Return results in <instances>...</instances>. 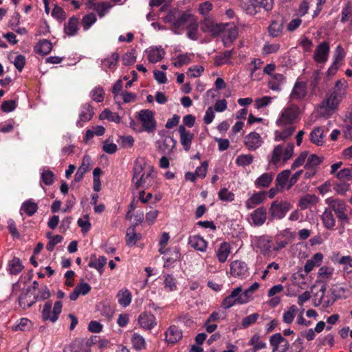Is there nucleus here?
<instances>
[{"label": "nucleus", "mask_w": 352, "mask_h": 352, "mask_svg": "<svg viewBox=\"0 0 352 352\" xmlns=\"http://www.w3.org/2000/svg\"><path fill=\"white\" fill-rule=\"evenodd\" d=\"M133 173L132 181L136 189L140 188L148 189L154 184L156 173L153 166L146 167V163L143 159H137L135 161Z\"/></svg>", "instance_id": "obj_1"}, {"label": "nucleus", "mask_w": 352, "mask_h": 352, "mask_svg": "<svg viewBox=\"0 0 352 352\" xmlns=\"http://www.w3.org/2000/svg\"><path fill=\"white\" fill-rule=\"evenodd\" d=\"M344 96L342 91L339 90L338 92L333 91L331 95L319 105L318 112L320 115L323 117H328L331 115L338 107Z\"/></svg>", "instance_id": "obj_2"}, {"label": "nucleus", "mask_w": 352, "mask_h": 352, "mask_svg": "<svg viewBox=\"0 0 352 352\" xmlns=\"http://www.w3.org/2000/svg\"><path fill=\"white\" fill-rule=\"evenodd\" d=\"M325 201L329 206V209L335 212L342 228L349 223V218L346 214L347 205L344 201L330 197L327 199Z\"/></svg>", "instance_id": "obj_3"}, {"label": "nucleus", "mask_w": 352, "mask_h": 352, "mask_svg": "<svg viewBox=\"0 0 352 352\" xmlns=\"http://www.w3.org/2000/svg\"><path fill=\"white\" fill-rule=\"evenodd\" d=\"M294 146L293 144H288L285 148L282 144L276 146L269 160V164L278 166L281 162L285 164L291 159L294 155Z\"/></svg>", "instance_id": "obj_4"}, {"label": "nucleus", "mask_w": 352, "mask_h": 352, "mask_svg": "<svg viewBox=\"0 0 352 352\" xmlns=\"http://www.w3.org/2000/svg\"><path fill=\"white\" fill-rule=\"evenodd\" d=\"M272 0H243L242 8L250 15H255L262 9L269 11L272 9Z\"/></svg>", "instance_id": "obj_5"}, {"label": "nucleus", "mask_w": 352, "mask_h": 352, "mask_svg": "<svg viewBox=\"0 0 352 352\" xmlns=\"http://www.w3.org/2000/svg\"><path fill=\"white\" fill-rule=\"evenodd\" d=\"M62 307L63 305L61 301H56L54 305L53 311L52 312V302H46L43 306V309L41 312L42 319L44 321L50 320L52 322H55L58 320V316L62 311Z\"/></svg>", "instance_id": "obj_6"}, {"label": "nucleus", "mask_w": 352, "mask_h": 352, "mask_svg": "<svg viewBox=\"0 0 352 352\" xmlns=\"http://www.w3.org/2000/svg\"><path fill=\"white\" fill-rule=\"evenodd\" d=\"M292 208V204L288 201L276 200L271 204L269 212L272 219H281Z\"/></svg>", "instance_id": "obj_7"}, {"label": "nucleus", "mask_w": 352, "mask_h": 352, "mask_svg": "<svg viewBox=\"0 0 352 352\" xmlns=\"http://www.w3.org/2000/svg\"><path fill=\"white\" fill-rule=\"evenodd\" d=\"M138 119L145 131L153 133L156 129V121L154 118V113L151 110H141L138 113Z\"/></svg>", "instance_id": "obj_8"}, {"label": "nucleus", "mask_w": 352, "mask_h": 352, "mask_svg": "<svg viewBox=\"0 0 352 352\" xmlns=\"http://www.w3.org/2000/svg\"><path fill=\"white\" fill-rule=\"evenodd\" d=\"M299 108L296 104H292L285 109L278 119L276 123L278 126H284L292 125L298 115Z\"/></svg>", "instance_id": "obj_9"}, {"label": "nucleus", "mask_w": 352, "mask_h": 352, "mask_svg": "<svg viewBox=\"0 0 352 352\" xmlns=\"http://www.w3.org/2000/svg\"><path fill=\"white\" fill-rule=\"evenodd\" d=\"M223 24L217 23L212 18L205 17L200 24L201 30L210 34L212 36H217L223 30Z\"/></svg>", "instance_id": "obj_10"}, {"label": "nucleus", "mask_w": 352, "mask_h": 352, "mask_svg": "<svg viewBox=\"0 0 352 352\" xmlns=\"http://www.w3.org/2000/svg\"><path fill=\"white\" fill-rule=\"evenodd\" d=\"M242 287H237L234 288L231 294L225 298L222 301L221 306L223 309H227L230 307H232L233 305L236 304L243 305L245 304V302H241V300L240 298H242V300H244V298H243V292H242Z\"/></svg>", "instance_id": "obj_11"}, {"label": "nucleus", "mask_w": 352, "mask_h": 352, "mask_svg": "<svg viewBox=\"0 0 352 352\" xmlns=\"http://www.w3.org/2000/svg\"><path fill=\"white\" fill-rule=\"evenodd\" d=\"M223 30L221 32L223 34L222 41L223 45L228 47L236 38L238 30L235 25L228 23L223 24Z\"/></svg>", "instance_id": "obj_12"}, {"label": "nucleus", "mask_w": 352, "mask_h": 352, "mask_svg": "<svg viewBox=\"0 0 352 352\" xmlns=\"http://www.w3.org/2000/svg\"><path fill=\"white\" fill-rule=\"evenodd\" d=\"M307 94V83L297 80L289 96L291 100L302 101Z\"/></svg>", "instance_id": "obj_13"}, {"label": "nucleus", "mask_w": 352, "mask_h": 352, "mask_svg": "<svg viewBox=\"0 0 352 352\" xmlns=\"http://www.w3.org/2000/svg\"><path fill=\"white\" fill-rule=\"evenodd\" d=\"M284 25V17L281 15L276 16L267 28L269 35L274 38L280 36L283 33Z\"/></svg>", "instance_id": "obj_14"}, {"label": "nucleus", "mask_w": 352, "mask_h": 352, "mask_svg": "<svg viewBox=\"0 0 352 352\" xmlns=\"http://www.w3.org/2000/svg\"><path fill=\"white\" fill-rule=\"evenodd\" d=\"M138 320L140 327L145 330L151 331L157 324L155 316L153 314L147 311L140 314Z\"/></svg>", "instance_id": "obj_15"}, {"label": "nucleus", "mask_w": 352, "mask_h": 352, "mask_svg": "<svg viewBox=\"0 0 352 352\" xmlns=\"http://www.w3.org/2000/svg\"><path fill=\"white\" fill-rule=\"evenodd\" d=\"M329 54V45L327 42L320 43L316 48L314 54V59L318 63H325Z\"/></svg>", "instance_id": "obj_16"}, {"label": "nucleus", "mask_w": 352, "mask_h": 352, "mask_svg": "<svg viewBox=\"0 0 352 352\" xmlns=\"http://www.w3.org/2000/svg\"><path fill=\"white\" fill-rule=\"evenodd\" d=\"M38 299V295L31 293V288L27 289L26 292H23L19 297V303L20 307L26 309L32 306Z\"/></svg>", "instance_id": "obj_17"}, {"label": "nucleus", "mask_w": 352, "mask_h": 352, "mask_svg": "<svg viewBox=\"0 0 352 352\" xmlns=\"http://www.w3.org/2000/svg\"><path fill=\"white\" fill-rule=\"evenodd\" d=\"M263 144L261 135L256 132H251L245 137V145L249 150L255 151Z\"/></svg>", "instance_id": "obj_18"}, {"label": "nucleus", "mask_w": 352, "mask_h": 352, "mask_svg": "<svg viewBox=\"0 0 352 352\" xmlns=\"http://www.w3.org/2000/svg\"><path fill=\"white\" fill-rule=\"evenodd\" d=\"M254 241L262 254H267L270 252L272 245L270 236L267 235L255 236Z\"/></svg>", "instance_id": "obj_19"}, {"label": "nucleus", "mask_w": 352, "mask_h": 352, "mask_svg": "<svg viewBox=\"0 0 352 352\" xmlns=\"http://www.w3.org/2000/svg\"><path fill=\"white\" fill-rule=\"evenodd\" d=\"M180 135V142L185 151L190 150L192 141L194 138V134L187 131L184 126L180 125L178 129Z\"/></svg>", "instance_id": "obj_20"}, {"label": "nucleus", "mask_w": 352, "mask_h": 352, "mask_svg": "<svg viewBox=\"0 0 352 352\" xmlns=\"http://www.w3.org/2000/svg\"><path fill=\"white\" fill-rule=\"evenodd\" d=\"M230 274L234 277L243 276L247 271L248 267L245 262L241 261H234L230 265Z\"/></svg>", "instance_id": "obj_21"}, {"label": "nucleus", "mask_w": 352, "mask_h": 352, "mask_svg": "<svg viewBox=\"0 0 352 352\" xmlns=\"http://www.w3.org/2000/svg\"><path fill=\"white\" fill-rule=\"evenodd\" d=\"M188 244L195 250L204 252L208 246L207 241L199 235L190 236L188 239Z\"/></svg>", "instance_id": "obj_22"}, {"label": "nucleus", "mask_w": 352, "mask_h": 352, "mask_svg": "<svg viewBox=\"0 0 352 352\" xmlns=\"http://www.w3.org/2000/svg\"><path fill=\"white\" fill-rule=\"evenodd\" d=\"M165 340L170 344H175L182 338V333L175 325L170 326L165 333Z\"/></svg>", "instance_id": "obj_23"}, {"label": "nucleus", "mask_w": 352, "mask_h": 352, "mask_svg": "<svg viewBox=\"0 0 352 352\" xmlns=\"http://www.w3.org/2000/svg\"><path fill=\"white\" fill-rule=\"evenodd\" d=\"M252 222L254 226H262L267 219V211L263 207H260L252 212L251 214Z\"/></svg>", "instance_id": "obj_24"}, {"label": "nucleus", "mask_w": 352, "mask_h": 352, "mask_svg": "<svg viewBox=\"0 0 352 352\" xmlns=\"http://www.w3.org/2000/svg\"><path fill=\"white\" fill-rule=\"evenodd\" d=\"M318 201V197L314 194H307L300 198L298 201V207L301 210H306L315 206Z\"/></svg>", "instance_id": "obj_25"}, {"label": "nucleus", "mask_w": 352, "mask_h": 352, "mask_svg": "<svg viewBox=\"0 0 352 352\" xmlns=\"http://www.w3.org/2000/svg\"><path fill=\"white\" fill-rule=\"evenodd\" d=\"M176 141L170 136H166L164 140L159 142L158 149L162 153L170 154L175 148Z\"/></svg>", "instance_id": "obj_26"}, {"label": "nucleus", "mask_w": 352, "mask_h": 352, "mask_svg": "<svg viewBox=\"0 0 352 352\" xmlns=\"http://www.w3.org/2000/svg\"><path fill=\"white\" fill-rule=\"evenodd\" d=\"M266 192L261 191L253 194L246 201L245 206L250 210L261 204L265 199Z\"/></svg>", "instance_id": "obj_27"}, {"label": "nucleus", "mask_w": 352, "mask_h": 352, "mask_svg": "<svg viewBox=\"0 0 352 352\" xmlns=\"http://www.w3.org/2000/svg\"><path fill=\"white\" fill-rule=\"evenodd\" d=\"M94 112L90 104H86L82 107L81 112L79 115V120L77 122L78 126H82L81 122H85L90 120L93 116Z\"/></svg>", "instance_id": "obj_28"}, {"label": "nucleus", "mask_w": 352, "mask_h": 352, "mask_svg": "<svg viewBox=\"0 0 352 352\" xmlns=\"http://www.w3.org/2000/svg\"><path fill=\"white\" fill-rule=\"evenodd\" d=\"M274 179L272 173H265L258 177L254 182L257 188H268Z\"/></svg>", "instance_id": "obj_29"}, {"label": "nucleus", "mask_w": 352, "mask_h": 352, "mask_svg": "<svg viewBox=\"0 0 352 352\" xmlns=\"http://www.w3.org/2000/svg\"><path fill=\"white\" fill-rule=\"evenodd\" d=\"M78 19L76 16L71 17L68 22L65 24L64 32L69 36H74L78 30Z\"/></svg>", "instance_id": "obj_30"}, {"label": "nucleus", "mask_w": 352, "mask_h": 352, "mask_svg": "<svg viewBox=\"0 0 352 352\" xmlns=\"http://www.w3.org/2000/svg\"><path fill=\"white\" fill-rule=\"evenodd\" d=\"M321 217L323 225L327 229L331 230L334 228L336 226V219L331 209L326 208Z\"/></svg>", "instance_id": "obj_31"}, {"label": "nucleus", "mask_w": 352, "mask_h": 352, "mask_svg": "<svg viewBox=\"0 0 352 352\" xmlns=\"http://www.w3.org/2000/svg\"><path fill=\"white\" fill-rule=\"evenodd\" d=\"M106 263L107 258L105 256H100L97 258L96 254H91L88 265L90 267L95 268L99 272H101Z\"/></svg>", "instance_id": "obj_32"}, {"label": "nucleus", "mask_w": 352, "mask_h": 352, "mask_svg": "<svg viewBox=\"0 0 352 352\" xmlns=\"http://www.w3.org/2000/svg\"><path fill=\"white\" fill-rule=\"evenodd\" d=\"M339 253L337 254V256L334 260L335 262H337L340 265H344V272L348 274H352V257L350 256H343L340 258H338Z\"/></svg>", "instance_id": "obj_33"}, {"label": "nucleus", "mask_w": 352, "mask_h": 352, "mask_svg": "<svg viewBox=\"0 0 352 352\" xmlns=\"http://www.w3.org/2000/svg\"><path fill=\"white\" fill-rule=\"evenodd\" d=\"M310 141L318 146L324 143V135L322 128L318 126L314 129L309 135Z\"/></svg>", "instance_id": "obj_34"}, {"label": "nucleus", "mask_w": 352, "mask_h": 352, "mask_svg": "<svg viewBox=\"0 0 352 352\" xmlns=\"http://www.w3.org/2000/svg\"><path fill=\"white\" fill-rule=\"evenodd\" d=\"M230 253V245L227 242H223L217 250V256L220 263L226 261L228 255Z\"/></svg>", "instance_id": "obj_35"}, {"label": "nucleus", "mask_w": 352, "mask_h": 352, "mask_svg": "<svg viewBox=\"0 0 352 352\" xmlns=\"http://www.w3.org/2000/svg\"><path fill=\"white\" fill-rule=\"evenodd\" d=\"M52 49V43L46 39L40 41L34 47L35 52L41 55H46L49 54Z\"/></svg>", "instance_id": "obj_36"}, {"label": "nucleus", "mask_w": 352, "mask_h": 352, "mask_svg": "<svg viewBox=\"0 0 352 352\" xmlns=\"http://www.w3.org/2000/svg\"><path fill=\"white\" fill-rule=\"evenodd\" d=\"M323 258V254L320 252L315 254L311 258L307 261L305 265V272H310L316 265H319Z\"/></svg>", "instance_id": "obj_37"}, {"label": "nucleus", "mask_w": 352, "mask_h": 352, "mask_svg": "<svg viewBox=\"0 0 352 352\" xmlns=\"http://www.w3.org/2000/svg\"><path fill=\"white\" fill-rule=\"evenodd\" d=\"M118 301L123 307H127L131 302V294L126 289H122L117 294Z\"/></svg>", "instance_id": "obj_38"}, {"label": "nucleus", "mask_w": 352, "mask_h": 352, "mask_svg": "<svg viewBox=\"0 0 352 352\" xmlns=\"http://www.w3.org/2000/svg\"><path fill=\"white\" fill-rule=\"evenodd\" d=\"M296 127L293 125H289L283 131H275L274 140L278 142L280 140H285L289 138L294 132Z\"/></svg>", "instance_id": "obj_39"}, {"label": "nucleus", "mask_w": 352, "mask_h": 352, "mask_svg": "<svg viewBox=\"0 0 352 352\" xmlns=\"http://www.w3.org/2000/svg\"><path fill=\"white\" fill-rule=\"evenodd\" d=\"M180 253L178 249L166 250V254L163 256V259L166 264H170L179 258Z\"/></svg>", "instance_id": "obj_40"}, {"label": "nucleus", "mask_w": 352, "mask_h": 352, "mask_svg": "<svg viewBox=\"0 0 352 352\" xmlns=\"http://www.w3.org/2000/svg\"><path fill=\"white\" fill-rule=\"evenodd\" d=\"M195 20L191 14L188 13H183L177 19L174 21L173 25L176 28H179L186 25H188L191 22H193Z\"/></svg>", "instance_id": "obj_41"}, {"label": "nucleus", "mask_w": 352, "mask_h": 352, "mask_svg": "<svg viewBox=\"0 0 352 352\" xmlns=\"http://www.w3.org/2000/svg\"><path fill=\"white\" fill-rule=\"evenodd\" d=\"M23 265L19 258L14 257L8 263V271L10 274H17L22 271Z\"/></svg>", "instance_id": "obj_42"}, {"label": "nucleus", "mask_w": 352, "mask_h": 352, "mask_svg": "<svg viewBox=\"0 0 352 352\" xmlns=\"http://www.w3.org/2000/svg\"><path fill=\"white\" fill-rule=\"evenodd\" d=\"M165 54V52L162 48H155L151 49L148 55V60L151 63H157L158 61H160Z\"/></svg>", "instance_id": "obj_43"}, {"label": "nucleus", "mask_w": 352, "mask_h": 352, "mask_svg": "<svg viewBox=\"0 0 352 352\" xmlns=\"http://www.w3.org/2000/svg\"><path fill=\"white\" fill-rule=\"evenodd\" d=\"M233 53V50H226L222 53H219L218 55L214 57V65L217 66H220L223 64L228 63L229 62L230 58H231Z\"/></svg>", "instance_id": "obj_44"}, {"label": "nucleus", "mask_w": 352, "mask_h": 352, "mask_svg": "<svg viewBox=\"0 0 352 352\" xmlns=\"http://www.w3.org/2000/svg\"><path fill=\"white\" fill-rule=\"evenodd\" d=\"M320 79L321 77L320 72L318 70L314 71L309 81L311 94L315 95L318 91V84Z\"/></svg>", "instance_id": "obj_45"}, {"label": "nucleus", "mask_w": 352, "mask_h": 352, "mask_svg": "<svg viewBox=\"0 0 352 352\" xmlns=\"http://www.w3.org/2000/svg\"><path fill=\"white\" fill-rule=\"evenodd\" d=\"M259 286L260 285L258 283H254L251 286H250L243 292V298H244V300L240 298L241 300L240 302L248 303L249 301L252 300V294L258 289Z\"/></svg>", "instance_id": "obj_46"}, {"label": "nucleus", "mask_w": 352, "mask_h": 352, "mask_svg": "<svg viewBox=\"0 0 352 352\" xmlns=\"http://www.w3.org/2000/svg\"><path fill=\"white\" fill-rule=\"evenodd\" d=\"M324 160L322 156H318L316 154H311L308 157L305 168H314L319 166Z\"/></svg>", "instance_id": "obj_47"}, {"label": "nucleus", "mask_w": 352, "mask_h": 352, "mask_svg": "<svg viewBox=\"0 0 352 352\" xmlns=\"http://www.w3.org/2000/svg\"><path fill=\"white\" fill-rule=\"evenodd\" d=\"M290 174L289 170H285L280 172L276 178L275 184L283 189L289 178Z\"/></svg>", "instance_id": "obj_48"}, {"label": "nucleus", "mask_w": 352, "mask_h": 352, "mask_svg": "<svg viewBox=\"0 0 352 352\" xmlns=\"http://www.w3.org/2000/svg\"><path fill=\"white\" fill-rule=\"evenodd\" d=\"M285 342L286 345L288 344V342L284 338L280 333L272 335L270 338V343L273 347V352L278 350L280 344Z\"/></svg>", "instance_id": "obj_49"}, {"label": "nucleus", "mask_w": 352, "mask_h": 352, "mask_svg": "<svg viewBox=\"0 0 352 352\" xmlns=\"http://www.w3.org/2000/svg\"><path fill=\"white\" fill-rule=\"evenodd\" d=\"M139 239V234L135 231V226H131L127 229L126 242L128 245H135Z\"/></svg>", "instance_id": "obj_50"}, {"label": "nucleus", "mask_w": 352, "mask_h": 352, "mask_svg": "<svg viewBox=\"0 0 352 352\" xmlns=\"http://www.w3.org/2000/svg\"><path fill=\"white\" fill-rule=\"evenodd\" d=\"M111 6H112L109 2L104 1L97 3V5H94L92 10L97 12L100 17H103Z\"/></svg>", "instance_id": "obj_51"}, {"label": "nucleus", "mask_w": 352, "mask_h": 352, "mask_svg": "<svg viewBox=\"0 0 352 352\" xmlns=\"http://www.w3.org/2000/svg\"><path fill=\"white\" fill-rule=\"evenodd\" d=\"M97 21L96 16L94 13L91 12L85 15L82 19V25L84 30H87Z\"/></svg>", "instance_id": "obj_52"}, {"label": "nucleus", "mask_w": 352, "mask_h": 352, "mask_svg": "<svg viewBox=\"0 0 352 352\" xmlns=\"http://www.w3.org/2000/svg\"><path fill=\"white\" fill-rule=\"evenodd\" d=\"M21 209L23 210L28 216L31 217L37 211L38 206L35 202L28 200L23 204Z\"/></svg>", "instance_id": "obj_53"}, {"label": "nucleus", "mask_w": 352, "mask_h": 352, "mask_svg": "<svg viewBox=\"0 0 352 352\" xmlns=\"http://www.w3.org/2000/svg\"><path fill=\"white\" fill-rule=\"evenodd\" d=\"M297 311L298 308L296 305H293L290 306L289 309L284 313L283 316V321L287 324L292 323Z\"/></svg>", "instance_id": "obj_54"}, {"label": "nucleus", "mask_w": 352, "mask_h": 352, "mask_svg": "<svg viewBox=\"0 0 352 352\" xmlns=\"http://www.w3.org/2000/svg\"><path fill=\"white\" fill-rule=\"evenodd\" d=\"M100 119H107L109 121L114 122L116 123H119L120 122V117L119 116L118 113L111 112L109 109L104 110L100 116Z\"/></svg>", "instance_id": "obj_55"}, {"label": "nucleus", "mask_w": 352, "mask_h": 352, "mask_svg": "<svg viewBox=\"0 0 352 352\" xmlns=\"http://www.w3.org/2000/svg\"><path fill=\"white\" fill-rule=\"evenodd\" d=\"M71 352H91L89 347L79 340L74 341L71 346Z\"/></svg>", "instance_id": "obj_56"}, {"label": "nucleus", "mask_w": 352, "mask_h": 352, "mask_svg": "<svg viewBox=\"0 0 352 352\" xmlns=\"http://www.w3.org/2000/svg\"><path fill=\"white\" fill-rule=\"evenodd\" d=\"M131 342H132L133 346L137 350H142L145 348L146 343H145L144 338L142 336H140L138 333H134L132 336Z\"/></svg>", "instance_id": "obj_57"}, {"label": "nucleus", "mask_w": 352, "mask_h": 352, "mask_svg": "<svg viewBox=\"0 0 352 352\" xmlns=\"http://www.w3.org/2000/svg\"><path fill=\"white\" fill-rule=\"evenodd\" d=\"M345 56V52L341 45H338L335 50L333 65L336 66L335 70H337L340 63L343 60Z\"/></svg>", "instance_id": "obj_58"}, {"label": "nucleus", "mask_w": 352, "mask_h": 352, "mask_svg": "<svg viewBox=\"0 0 352 352\" xmlns=\"http://www.w3.org/2000/svg\"><path fill=\"white\" fill-rule=\"evenodd\" d=\"M164 287L168 292L175 291L177 289L176 280L172 275L166 274L164 275Z\"/></svg>", "instance_id": "obj_59"}, {"label": "nucleus", "mask_w": 352, "mask_h": 352, "mask_svg": "<svg viewBox=\"0 0 352 352\" xmlns=\"http://www.w3.org/2000/svg\"><path fill=\"white\" fill-rule=\"evenodd\" d=\"M218 196L220 200L223 201H232L234 199V194L223 188L218 192Z\"/></svg>", "instance_id": "obj_60"}, {"label": "nucleus", "mask_w": 352, "mask_h": 352, "mask_svg": "<svg viewBox=\"0 0 352 352\" xmlns=\"http://www.w3.org/2000/svg\"><path fill=\"white\" fill-rule=\"evenodd\" d=\"M119 54L117 52H113L109 57L105 58L102 63L105 65L109 68H114L118 63L119 59Z\"/></svg>", "instance_id": "obj_61"}, {"label": "nucleus", "mask_w": 352, "mask_h": 352, "mask_svg": "<svg viewBox=\"0 0 352 352\" xmlns=\"http://www.w3.org/2000/svg\"><path fill=\"white\" fill-rule=\"evenodd\" d=\"M188 36L192 40H197L198 39V24L196 21L191 22L188 26Z\"/></svg>", "instance_id": "obj_62"}, {"label": "nucleus", "mask_w": 352, "mask_h": 352, "mask_svg": "<svg viewBox=\"0 0 352 352\" xmlns=\"http://www.w3.org/2000/svg\"><path fill=\"white\" fill-rule=\"evenodd\" d=\"M41 179L45 185L50 186L54 181V174L50 170H45L41 173Z\"/></svg>", "instance_id": "obj_63"}, {"label": "nucleus", "mask_w": 352, "mask_h": 352, "mask_svg": "<svg viewBox=\"0 0 352 352\" xmlns=\"http://www.w3.org/2000/svg\"><path fill=\"white\" fill-rule=\"evenodd\" d=\"M253 156L250 154L239 155L236 160V163L239 166H248L253 162Z\"/></svg>", "instance_id": "obj_64"}]
</instances>
